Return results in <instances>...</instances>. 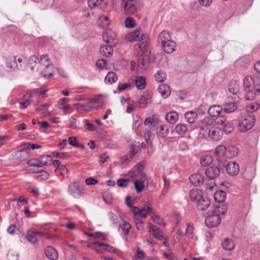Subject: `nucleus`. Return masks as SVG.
Segmentation results:
<instances>
[{
	"mask_svg": "<svg viewBox=\"0 0 260 260\" xmlns=\"http://www.w3.org/2000/svg\"><path fill=\"white\" fill-rule=\"evenodd\" d=\"M125 39L129 42L138 41L136 45V53L138 57V63L141 69L145 70V62L146 57V40L144 34H141L140 29L128 33Z\"/></svg>",
	"mask_w": 260,
	"mask_h": 260,
	"instance_id": "nucleus-1",
	"label": "nucleus"
},
{
	"mask_svg": "<svg viewBox=\"0 0 260 260\" xmlns=\"http://www.w3.org/2000/svg\"><path fill=\"white\" fill-rule=\"evenodd\" d=\"M255 122V118L253 114L242 115L239 120L238 129L241 132H246L250 129Z\"/></svg>",
	"mask_w": 260,
	"mask_h": 260,
	"instance_id": "nucleus-2",
	"label": "nucleus"
},
{
	"mask_svg": "<svg viewBox=\"0 0 260 260\" xmlns=\"http://www.w3.org/2000/svg\"><path fill=\"white\" fill-rule=\"evenodd\" d=\"M200 134L204 138L207 139L209 137L213 141H218L221 139L223 132L218 127L203 128L201 129Z\"/></svg>",
	"mask_w": 260,
	"mask_h": 260,
	"instance_id": "nucleus-3",
	"label": "nucleus"
},
{
	"mask_svg": "<svg viewBox=\"0 0 260 260\" xmlns=\"http://www.w3.org/2000/svg\"><path fill=\"white\" fill-rule=\"evenodd\" d=\"M253 79L250 76H247L244 79L243 86L247 93L245 95V99L247 100H252L255 97V92H253L254 86Z\"/></svg>",
	"mask_w": 260,
	"mask_h": 260,
	"instance_id": "nucleus-4",
	"label": "nucleus"
},
{
	"mask_svg": "<svg viewBox=\"0 0 260 260\" xmlns=\"http://www.w3.org/2000/svg\"><path fill=\"white\" fill-rule=\"evenodd\" d=\"M68 193L75 199H79L84 194V188L79 182H71L68 188Z\"/></svg>",
	"mask_w": 260,
	"mask_h": 260,
	"instance_id": "nucleus-5",
	"label": "nucleus"
},
{
	"mask_svg": "<svg viewBox=\"0 0 260 260\" xmlns=\"http://www.w3.org/2000/svg\"><path fill=\"white\" fill-rule=\"evenodd\" d=\"M103 41L107 44H112L116 47L118 44V39L115 32L111 29L105 30L102 35Z\"/></svg>",
	"mask_w": 260,
	"mask_h": 260,
	"instance_id": "nucleus-6",
	"label": "nucleus"
},
{
	"mask_svg": "<svg viewBox=\"0 0 260 260\" xmlns=\"http://www.w3.org/2000/svg\"><path fill=\"white\" fill-rule=\"evenodd\" d=\"M3 58L6 61V65L4 68V70L8 72H11L19 68L17 62L16 61V56H3Z\"/></svg>",
	"mask_w": 260,
	"mask_h": 260,
	"instance_id": "nucleus-7",
	"label": "nucleus"
},
{
	"mask_svg": "<svg viewBox=\"0 0 260 260\" xmlns=\"http://www.w3.org/2000/svg\"><path fill=\"white\" fill-rule=\"evenodd\" d=\"M124 12L127 15H133L137 10V0H122Z\"/></svg>",
	"mask_w": 260,
	"mask_h": 260,
	"instance_id": "nucleus-8",
	"label": "nucleus"
},
{
	"mask_svg": "<svg viewBox=\"0 0 260 260\" xmlns=\"http://www.w3.org/2000/svg\"><path fill=\"white\" fill-rule=\"evenodd\" d=\"M159 122V115L157 113H150L147 117V128L149 129L147 132L154 131L158 126Z\"/></svg>",
	"mask_w": 260,
	"mask_h": 260,
	"instance_id": "nucleus-9",
	"label": "nucleus"
},
{
	"mask_svg": "<svg viewBox=\"0 0 260 260\" xmlns=\"http://www.w3.org/2000/svg\"><path fill=\"white\" fill-rule=\"evenodd\" d=\"M147 216H149L154 223L162 226H165L163 218L156 213L155 209L148 206Z\"/></svg>",
	"mask_w": 260,
	"mask_h": 260,
	"instance_id": "nucleus-10",
	"label": "nucleus"
},
{
	"mask_svg": "<svg viewBox=\"0 0 260 260\" xmlns=\"http://www.w3.org/2000/svg\"><path fill=\"white\" fill-rule=\"evenodd\" d=\"M135 217V224L137 229L138 230H142L144 228L145 223L141 220L143 218L146 217V210L145 208L141 209L140 212H138V214H134Z\"/></svg>",
	"mask_w": 260,
	"mask_h": 260,
	"instance_id": "nucleus-11",
	"label": "nucleus"
},
{
	"mask_svg": "<svg viewBox=\"0 0 260 260\" xmlns=\"http://www.w3.org/2000/svg\"><path fill=\"white\" fill-rule=\"evenodd\" d=\"M221 219L219 214L213 212L205 219V224L209 228L217 226L220 223Z\"/></svg>",
	"mask_w": 260,
	"mask_h": 260,
	"instance_id": "nucleus-12",
	"label": "nucleus"
},
{
	"mask_svg": "<svg viewBox=\"0 0 260 260\" xmlns=\"http://www.w3.org/2000/svg\"><path fill=\"white\" fill-rule=\"evenodd\" d=\"M147 228H148L151 235H153L156 239L162 241L164 239V234L158 227L150 223H147Z\"/></svg>",
	"mask_w": 260,
	"mask_h": 260,
	"instance_id": "nucleus-13",
	"label": "nucleus"
},
{
	"mask_svg": "<svg viewBox=\"0 0 260 260\" xmlns=\"http://www.w3.org/2000/svg\"><path fill=\"white\" fill-rule=\"evenodd\" d=\"M220 173V169L215 166H212L205 171L206 176L210 179H214L217 177Z\"/></svg>",
	"mask_w": 260,
	"mask_h": 260,
	"instance_id": "nucleus-14",
	"label": "nucleus"
},
{
	"mask_svg": "<svg viewBox=\"0 0 260 260\" xmlns=\"http://www.w3.org/2000/svg\"><path fill=\"white\" fill-rule=\"evenodd\" d=\"M95 246H98L100 248L97 249L99 253L103 252L105 250L109 251L111 253H115L116 252V249L108 244L102 243L100 241L94 242Z\"/></svg>",
	"mask_w": 260,
	"mask_h": 260,
	"instance_id": "nucleus-15",
	"label": "nucleus"
},
{
	"mask_svg": "<svg viewBox=\"0 0 260 260\" xmlns=\"http://www.w3.org/2000/svg\"><path fill=\"white\" fill-rule=\"evenodd\" d=\"M226 170L230 176H235L239 172V165L235 161H230L226 166Z\"/></svg>",
	"mask_w": 260,
	"mask_h": 260,
	"instance_id": "nucleus-16",
	"label": "nucleus"
},
{
	"mask_svg": "<svg viewBox=\"0 0 260 260\" xmlns=\"http://www.w3.org/2000/svg\"><path fill=\"white\" fill-rule=\"evenodd\" d=\"M204 197L203 192L201 190L197 188L191 189L189 192V198L190 200L196 203Z\"/></svg>",
	"mask_w": 260,
	"mask_h": 260,
	"instance_id": "nucleus-17",
	"label": "nucleus"
},
{
	"mask_svg": "<svg viewBox=\"0 0 260 260\" xmlns=\"http://www.w3.org/2000/svg\"><path fill=\"white\" fill-rule=\"evenodd\" d=\"M240 86L237 81L233 80L230 81L228 85V90L229 92L235 95L234 99L239 98Z\"/></svg>",
	"mask_w": 260,
	"mask_h": 260,
	"instance_id": "nucleus-18",
	"label": "nucleus"
},
{
	"mask_svg": "<svg viewBox=\"0 0 260 260\" xmlns=\"http://www.w3.org/2000/svg\"><path fill=\"white\" fill-rule=\"evenodd\" d=\"M156 134L158 138H165L169 134V129L166 125L161 124L155 128Z\"/></svg>",
	"mask_w": 260,
	"mask_h": 260,
	"instance_id": "nucleus-19",
	"label": "nucleus"
},
{
	"mask_svg": "<svg viewBox=\"0 0 260 260\" xmlns=\"http://www.w3.org/2000/svg\"><path fill=\"white\" fill-rule=\"evenodd\" d=\"M69 100L67 98L60 99L57 103V106L59 109L61 110L64 113L68 112L71 109V106L68 103Z\"/></svg>",
	"mask_w": 260,
	"mask_h": 260,
	"instance_id": "nucleus-20",
	"label": "nucleus"
},
{
	"mask_svg": "<svg viewBox=\"0 0 260 260\" xmlns=\"http://www.w3.org/2000/svg\"><path fill=\"white\" fill-rule=\"evenodd\" d=\"M29 64L32 71H38L42 69L39 59L35 55H32L30 57Z\"/></svg>",
	"mask_w": 260,
	"mask_h": 260,
	"instance_id": "nucleus-21",
	"label": "nucleus"
},
{
	"mask_svg": "<svg viewBox=\"0 0 260 260\" xmlns=\"http://www.w3.org/2000/svg\"><path fill=\"white\" fill-rule=\"evenodd\" d=\"M45 255L50 260H57L58 258V253L52 246H47L45 249Z\"/></svg>",
	"mask_w": 260,
	"mask_h": 260,
	"instance_id": "nucleus-22",
	"label": "nucleus"
},
{
	"mask_svg": "<svg viewBox=\"0 0 260 260\" xmlns=\"http://www.w3.org/2000/svg\"><path fill=\"white\" fill-rule=\"evenodd\" d=\"M38 236H39V232L28 230L26 232L25 238L30 243L35 244L38 242Z\"/></svg>",
	"mask_w": 260,
	"mask_h": 260,
	"instance_id": "nucleus-23",
	"label": "nucleus"
},
{
	"mask_svg": "<svg viewBox=\"0 0 260 260\" xmlns=\"http://www.w3.org/2000/svg\"><path fill=\"white\" fill-rule=\"evenodd\" d=\"M164 51L167 53H172L176 50V44L172 40L167 41L162 44Z\"/></svg>",
	"mask_w": 260,
	"mask_h": 260,
	"instance_id": "nucleus-24",
	"label": "nucleus"
},
{
	"mask_svg": "<svg viewBox=\"0 0 260 260\" xmlns=\"http://www.w3.org/2000/svg\"><path fill=\"white\" fill-rule=\"evenodd\" d=\"M197 207L199 210H206L210 205V201L206 197H204L197 203Z\"/></svg>",
	"mask_w": 260,
	"mask_h": 260,
	"instance_id": "nucleus-25",
	"label": "nucleus"
},
{
	"mask_svg": "<svg viewBox=\"0 0 260 260\" xmlns=\"http://www.w3.org/2000/svg\"><path fill=\"white\" fill-rule=\"evenodd\" d=\"M114 46L112 44H107L101 45L100 47V52L104 56L110 57L113 54Z\"/></svg>",
	"mask_w": 260,
	"mask_h": 260,
	"instance_id": "nucleus-26",
	"label": "nucleus"
},
{
	"mask_svg": "<svg viewBox=\"0 0 260 260\" xmlns=\"http://www.w3.org/2000/svg\"><path fill=\"white\" fill-rule=\"evenodd\" d=\"M223 111V108L219 105H213L208 109V113L210 117H215Z\"/></svg>",
	"mask_w": 260,
	"mask_h": 260,
	"instance_id": "nucleus-27",
	"label": "nucleus"
},
{
	"mask_svg": "<svg viewBox=\"0 0 260 260\" xmlns=\"http://www.w3.org/2000/svg\"><path fill=\"white\" fill-rule=\"evenodd\" d=\"M189 180L193 185H200L204 182V176L200 174H193L189 177Z\"/></svg>",
	"mask_w": 260,
	"mask_h": 260,
	"instance_id": "nucleus-28",
	"label": "nucleus"
},
{
	"mask_svg": "<svg viewBox=\"0 0 260 260\" xmlns=\"http://www.w3.org/2000/svg\"><path fill=\"white\" fill-rule=\"evenodd\" d=\"M158 90L164 99L167 98L171 92L170 87L165 83L159 85Z\"/></svg>",
	"mask_w": 260,
	"mask_h": 260,
	"instance_id": "nucleus-29",
	"label": "nucleus"
},
{
	"mask_svg": "<svg viewBox=\"0 0 260 260\" xmlns=\"http://www.w3.org/2000/svg\"><path fill=\"white\" fill-rule=\"evenodd\" d=\"M158 39V41L161 43V45L167 41L171 40V32L168 30H162L159 34Z\"/></svg>",
	"mask_w": 260,
	"mask_h": 260,
	"instance_id": "nucleus-30",
	"label": "nucleus"
},
{
	"mask_svg": "<svg viewBox=\"0 0 260 260\" xmlns=\"http://www.w3.org/2000/svg\"><path fill=\"white\" fill-rule=\"evenodd\" d=\"M185 235L189 239L197 240V237L194 234V228L192 224L189 223H187Z\"/></svg>",
	"mask_w": 260,
	"mask_h": 260,
	"instance_id": "nucleus-31",
	"label": "nucleus"
},
{
	"mask_svg": "<svg viewBox=\"0 0 260 260\" xmlns=\"http://www.w3.org/2000/svg\"><path fill=\"white\" fill-rule=\"evenodd\" d=\"M237 105L235 102H230L224 104L223 111L226 113H231L235 112L237 109Z\"/></svg>",
	"mask_w": 260,
	"mask_h": 260,
	"instance_id": "nucleus-32",
	"label": "nucleus"
},
{
	"mask_svg": "<svg viewBox=\"0 0 260 260\" xmlns=\"http://www.w3.org/2000/svg\"><path fill=\"white\" fill-rule=\"evenodd\" d=\"M144 169V166L141 164L135 166L133 169L128 172V176L132 178H135L138 175L142 172Z\"/></svg>",
	"mask_w": 260,
	"mask_h": 260,
	"instance_id": "nucleus-33",
	"label": "nucleus"
},
{
	"mask_svg": "<svg viewBox=\"0 0 260 260\" xmlns=\"http://www.w3.org/2000/svg\"><path fill=\"white\" fill-rule=\"evenodd\" d=\"M52 157L50 155L42 156L38 159V167H42L51 164Z\"/></svg>",
	"mask_w": 260,
	"mask_h": 260,
	"instance_id": "nucleus-34",
	"label": "nucleus"
},
{
	"mask_svg": "<svg viewBox=\"0 0 260 260\" xmlns=\"http://www.w3.org/2000/svg\"><path fill=\"white\" fill-rule=\"evenodd\" d=\"M178 114L175 111L168 112L165 116L166 120L170 123L174 124L177 122L178 119Z\"/></svg>",
	"mask_w": 260,
	"mask_h": 260,
	"instance_id": "nucleus-35",
	"label": "nucleus"
},
{
	"mask_svg": "<svg viewBox=\"0 0 260 260\" xmlns=\"http://www.w3.org/2000/svg\"><path fill=\"white\" fill-rule=\"evenodd\" d=\"M117 80L118 77L117 75L113 72H109L105 78V82L106 84H111L116 82Z\"/></svg>",
	"mask_w": 260,
	"mask_h": 260,
	"instance_id": "nucleus-36",
	"label": "nucleus"
},
{
	"mask_svg": "<svg viewBox=\"0 0 260 260\" xmlns=\"http://www.w3.org/2000/svg\"><path fill=\"white\" fill-rule=\"evenodd\" d=\"M133 125L136 128V133L138 135H141V131L139 128V127L142 122V119L137 115H134L133 116Z\"/></svg>",
	"mask_w": 260,
	"mask_h": 260,
	"instance_id": "nucleus-37",
	"label": "nucleus"
},
{
	"mask_svg": "<svg viewBox=\"0 0 260 260\" xmlns=\"http://www.w3.org/2000/svg\"><path fill=\"white\" fill-rule=\"evenodd\" d=\"M131 196L128 195L126 196L125 198V204L128 206L131 210L133 212L134 214H138V212H140L141 209H139L137 207L133 206V201L132 200Z\"/></svg>",
	"mask_w": 260,
	"mask_h": 260,
	"instance_id": "nucleus-38",
	"label": "nucleus"
},
{
	"mask_svg": "<svg viewBox=\"0 0 260 260\" xmlns=\"http://www.w3.org/2000/svg\"><path fill=\"white\" fill-rule=\"evenodd\" d=\"M39 61L42 67H45L46 69L52 70V64H50V59L48 55L45 54L41 55Z\"/></svg>",
	"mask_w": 260,
	"mask_h": 260,
	"instance_id": "nucleus-39",
	"label": "nucleus"
},
{
	"mask_svg": "<svg viewBox=\"0 0 260 260\" xmlns=\"http://www.w3.org/2000/svg\"><path fill=\"white\" fill-rule=\"evenodd\" d=\"M76 108L80 112H88L92 111L93 109H98L100 107H93L90 106H85L80 103L75 105Z\"/></svg>",
	"mask_w": 260,
	"mask_h": 260,
	"instance_id": "nucleus-40",
	"label": "nucleus"
},
{
	"mask_svg": "<svg viewBox=\"0 0 260 260\" xmlns=\"http://www.w3.org/2000/svg\"><path fill=\"white\" fill-rule=\"evenodd\" d=\"M227 206L224 204H222L219 206H215L214 207H212V210H211V212H214L215 213H217L219 214H224L227 211Z\"/></svg>",
	"mask_w": 260,
	"mask_h": 260,
	"instance_id": "nucleus-41",
	"label": "nucleus"
},
{
	"mask_svg": "<svg viewBox=\"0 0 260 260\" xmlns=\"http://www.w3.org/2000/svg\"><path fill=\"white\" fill-rule=\"evenodd\" d=\"M110 23V21L108 17L105 15L100 16L98 20V24L101 27H107Z\"/></svg>",
	"mask_w": 260,
	"mask_h": 260,
	"instance_id": "nucleus-42",
	"label": "nucleus"
},
{
	"mask_svg": "<svg viewBox=\"0 0 260 260\" xmlns=\"http://www.w3.org/2000/svg\"><path fill=\"white\" fill-rule=\"evenodd\" d=\"M226 193L222 190H218L216 191L214 194L215 200L219 203L223 202L225 201Z\"/></svg>",
	"mask_w": 260,
	"mask_h": 260,
	"instance_id": "nucleus-43",
	"label": "nucleus"
},
{
	"mask_svg": "<svg viewBox=\"0 0 260 260\" xmlns=\"http://www.w3.org/2000/svg\"><path fill=\"white\" fill-rule=\"evenodd\" d=\"M213 161V157L210 155H203L200 158V164L202 166H207Z\"/></svg>",
	"mask_w": 260,
	"mask_h": 260,
	"instance_id": "nucleus-44",
	"label": "nucleus"
},
{
	"mask_svg": "<svg viewBox=\"0 0 260 260\" xmlns=\"http://www.w3.org/2000/svg\"><path fill=\"white\" fill-rule=\"evenodd\" d=\"M222 246L226 250H232L234 249L235 245L232 240L225 238L222 242Z\"/></svg>",
	"mask_w": 260,
	"mask_h": 260,
	"instance_id": "nucleus-45",
	"label": "nucleus"
},
{
	"mask_svg": "<svg viewBox=\"0 0 260 260\" xmlns=\"http://www.w3.org/2000/svg\"><path fill=\"white\" fill-rule=\"evenodd\" d=\"M155 134L154 133H150L147 132V154H152L154 150L153 146L152 144V142L149 140L150 138H154Z\"/></svg>",
	"mask_w": 260,
	"mask_h": 260,
	"instance_id": "nucleus-46",
	"label": "nucleus"
},
{
	"mask_svg": "<svg viewBox=\"0 0 260 260\" xmlns=\"http://www.w3.org/2000/svg\"><path fill=\"white\" fill-rule=\"evenodd\" d=\"M197 117V114L194 111L187 112L185 114V118L186 121L189 123H193L195 122Z\"/></svg>",
	"mask_w": 260,
	"mask_h": 260,
	"instance_id": "nucleus-47",
	"label": "nucleus"
},
{
	"mask_svg": "<svg viewBox=\"0 0 260 260\" xmlns=\"http://www.w3.org/2000/svg\"><path fill=\"white\" fill-rule=\"evenodd\" d=\"M28 154L24 150H19L16 152L15 154L16 159L18 161H22L26 159Z\"/></svg>",
	"mask_w": 260,
	"mask_h": 260,
	"instance_id": "nucleus-48",
	"label": "nucleus"
},
{
	"mask_svg": "<svg viewBox=\"0 0 260 260\" xmlns=\"http://www.w3.org/2000/svg\"><path fill=\"white\" fill-rule=\"evenodd\" d=\"M226 152V148L224 145H219L215 149L214 153L217 157L222 156Z\"/></svg>",
	"mask_w": 260,
	"mask_h": 260,
	"instance_id": "nucleus-49",
	"label": "nucleus"
},
{
	"mask_svg": "<svg viewBox=\"0 0 260 260\" xmlns=\"http://www.w3.org/2000/svg\"><path fill=\"white\" fill-rule=\"evenodd\" d=\"M259 108V104L257 103H252L246 106V111L249 114H252L253 112L256 111Z\"/></svg>",
	"mask_w": 260,
	"mask_h": 260,
	"instance_id": "nucleus-50",
	"label": "nucleus"
},
{
	"mask_svg": "<svg viewBox=\"0 0 260 260\" xmlns=\"http://www.w3.org/2000/svg\"><path fill=\"white\" fill-rule=\"evenodd\" d=\"M155 79L158 82H163L166 79V74L162 70H159L155 75Z\"/></svg>",
	"mask_w": 260,
	"mask_h": 260,
	"instance_id": "nucleus-51",
	"label": "nucleus"
},
{
	"mask_svg": "<svg viewBox=\"0 0 260 260\" xmlns=\"http://www.w3.org/2000/svg\"><path fill=\"white\" fill-rule=\"evenodd\" d=\"M187 130L186 125L183 124H177L175 127L176 132L180 135L185 134Z\"/></svg>",
	"mask_w": 260,
	"mask_h": 260,
	"instance_id": "nucleus-52",
	"label": "nucleus"
},
{
	"mask_svg": "<svg viewBox=\"0 0 260 260\" xmlns=\"http://www.w3.org/2000/svg\"><path fill=\"white\" fill-rule=\"evenodd\" d=\"M234 129V125L230 121L226 122L223 127V131L227 134L232 133Z\"/></svg>",
	"mask_w": 260,
	"mask_h": 260,
	"instance_id": "nucleus-53",
	"label": "nucleus"
},
{
	"mask_svg": "<svg viewBox=\"0 0 260 260\" xmlns=\"http://www.w3.org/2000/svg\"><path fill=\"white\" fill-rule=\"evenodd\" d=\"M137 106L140 108L146 107V95L144 94L141 96L138 101Z\"/></svg>",
	"mask_w": 260,
	"mask_h": 260,
	"instance_id": "nucleus-54",
	"label": "nucleus"
},
{
	"mask_svg": "<svg viewBox=\"0 0 260 260\" xmlns=\"http://www.w3.org/2000/svg\"><path fill=\"white\" fill-rule=\"evenodd\" d=\"M133 157H130V154H126V155L124 156L121 159V166L122 167H125L126 166L129 162L131 161V159L133 158Z\"/></svg>",
	"mask_w": 260,
	"mask_h": 260,
	"instance_id": "nucleus-55",
	"label": "nucleus"
},
{
	"mask_svg": "<svg viewBox=\"0 0 260 260\" xmlns=\"http://www.w3.org/2000/svg\"><path fill=\"white\" fill-rule=\"evenodd\" d=\"M125 26L126 28H133L136 25L134 19L132 17H127L125 20Z\"/></svg>",
	"mask_w": 260,
	"mask_h": 260,
	"instance_id": "nucleus-56",
	"label": "nucleus"
},
{
	"mask_svg": "<svg viewBox=\"0 0 260 260\" xmlns=\"http://www.w3.org/2000/svg\"><path fill=\"white\" fill-rule=\"evenodd\" d=\"M44 68V70L41 73L42 75L44 78L49 79L53 76V67H52V70L50 69H46L45 67H42V68Z\"/></svg>",
	"mask_w": 260,
	"mask_h": 260,
	"instance_id": "nucleus-57",
	"label": "nucleus"
},
{
	"mask_svg": "<svg viewBox=\"0 0 260 260\" xmlns=\"http://www.w3.org/2000/svg\"><path fill=\"white\" fill-rule=\"evenodd\" d=\"M134 185L137 192H141L145 186L143 182L140 180L135 181Z\"/></svg>",
	"mask_w": 260,
	"mask_h": 260,
	"instance_id": "nucleus-58",
	"label": "nucleus"
},
{
	"mask_svg": "<svg viewBox=\"0 0 260 260\" xmlns=\"http://www.w3.org/2000/svg\"><path fill=\"white\" fill-rule=\"evenodd\" d=\"M214 119L215 123L218 125H222L226 122V117L224 115H220L215 117Z\"/></svg>",
	"mask_w": 260,
	"mask_h": 260,
	"instance_id": "nucleus-59",
	"label": "nucleus"
},
{
	"mask_svg": "<svg viewBox=\"0 0 260 260\" xmlns=\"http://www.w3.org/2000/svg\"><path fill=\"white\" fill-rule=\"evenodd\" d=\"M129 181V179H119L117 181V184L121 187H125L128 185Z\"/></svg>",
	"mask_w": 260,
	"mask_h": 260,
	"instance_id": "nucleus-60",
	"label": "nucleus"
},
{
	"mask_svg": "<svg viewBox=\"0 0 260 260\" xmlns=\"http://www.w3.org/2000/svg\"><path fill=\"white\" fill-rule=\"evenodd\" d=\"M228 152L229 153L230 157L236 156L238 154V149L236 147L231 146L228 148Z\"/></svg>",
	"mask_w": 260,
	"mask_h": 260,
	"instance_id": "nucleus-61",
	"label": "nucleus"
},
{
	"mask_svg": "<svg viewBox=\"0 0 260 260\" xmlns=\"http://www.w3.org/2000/svg\"><path fill=\"white\" fill-rule=\"evenodd\" d=\"M104 0H88V4L89 7L94 8L101 5Z\"/></svg>",
	"mask_w": 260,
	"mask_h": 260,
	"instance_id": "nucleus-62",
	"label": "nucleus"
},
{
	"mask_svg": "<svg viewBox=\"0 0 260 260\" xmlns=\"http://www.w3.org/2000/svg\"><path fill=\"white\" fill-rule=\"evenodd\" d=\"M141 150L139 145H133L129 152L130 157H134V156Z\"/></svg>",
	"mask_w": 260,
	"mask_h": 260,
	"instance_id": "nucleus-63",
	"label": "nucleus"
},
{
	"mask_svg": "<svg viewBox=\"0 0 260 260\" xmlns=\"http://www.w3.org/2000/svg\"><path fill=\"white\" fill-rule=\"evenodd\" d=\"M131 225L129 223L127 222H124V223L121 226V229L123 231L125 236H127L129 234V230L131 229Z\"/></svg>",
	"mask_w": 260,
	"mask_h": 260,
	"instance_id": "nucleus-64",
	"label": "nucleus"
}]
</instances>
